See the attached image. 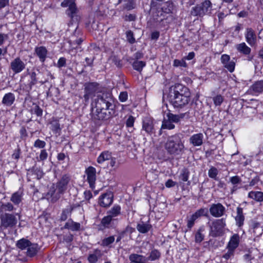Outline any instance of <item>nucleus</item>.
I'll return each mask as SVG.
<instances>
[{
	"label": "nucleus",
	"instance_id": "nucleus-46",
	"mask_svg": "<svg viewBox=\"0 0 263 263\" xmlns=\"http://www.w3.org/2000/svg\"><path fill=\"white\" fill-rule=\"evenodd\" d=\"M115 240L114 236H110L108 237L105 238L102 241V246L107 247L109 245L112 243Z\"/></svg>",
	"mask_w": 263,
	"mask_h": 263
},
{
	"label": "nucleus",
	"instance_id": "nucleus-54",
	"mask_svg": "<svg viewBox=\"0 0 263 263\" xmlns=\"http://www.w3.org/2000/svg\"><path fill=\"white\" fill-rule=\"evenodd\" d=\"M126 37L127 41L130 43L133 44L135 42V39L134 37L133 33L132 31L129 30L126 32Z\"/></svg>",
	"mask_w": 263,
	"mask_h": 263
},
{
	"label": "nucleus",
	"instance_id": "nucleus-2",
	"mask_svg": "<svg viewBox=\"0 0 263 263\" xmlns=\"http://www.w3.org/2000/svg\"><path fill=\"white\" fill-rule=\"evenodd\" d=\"M70 180V177L65 174L62 176L56 184H52L48 193V195L50 196L51 202H55L60 199L61 195L67 190Z\"/></svg>",
	"mask_w": 263,
	"mask_h": 263
},
{
	"label": "nucleus",
	"instance_id": "nucleus-33",
	"mask_svg": "<svg viewBox=\"0 0 263 263\" xmlns=\"http://www.w3.org/2000/svg\"><path fill=\"white\" fill-rule=\"evenodd\" d=\"M80 223L73 221H68L64 226L65 229L71 230L72 231H78L80 229Z\"/></svg>",
	"mask_w": 263,
	"mask_h": 263
},
{
	"label": "nucleus",
	"instance_id": "nucleus-35",
	"mask_svg": "<svg viewBox=\"0 0 263 263\" xmlns=\"http://www.w3.org/2000/svg\"><path fill=\"white\" fill-rule=\"evenodd\" d=\"M27 255L29 257H33L38 252V246L36 243L30 244L28 247Z\"/></svg>",
	"mask_w": 263,
	"mask_h": 263
},
{
	"label": "nucleus",
	"instance_id": "nucleus-55",
	"mask_svg": "<svg viewBox=\"0 0 263 263\" xmlns=\"http://www.w3.org/2000/svg\"><path fill=\"white\" fill-rule=\"evenodd\" d=\"M48 153L46 149H44L41 150L39 161H44L47 158Z\"/></svg>",
	"mask_w": 263,
	"mask_h": 263
},
{
	"label": "nucleus",
	"instance_id": "nucleus-13",
	"mask_svg": "<svg viewBox=\"0 0 263 263\" xmlns=\"http://www.w3.org/2000/svg\"><path fill=\"white\" fill-rule=\"evenodd\" d=\"M62 7H68V11H69L68 13V15L73 19L76 16L77 12V8L75 4V0H64L61 4Z\"/></svg>",
	"mask_w": 263,
	"mask_h": 263
},
{
	"label": "nucleus",
	"instance_id": "nucleus-57",
	"mask_svg": "<svg viewBox=\"0 0 263 263\" xmlns=\"http://www.w3.org/2000/svg\"><path fill=\"white\" fill-rule=\"evenodd\" d=\"M228 252L223 255V257L226 259H229L233 255L234 250L230 248H228Z\"/></svg>",
	"mask_w": 263,
	"mask_h": 263
},
{
	"label": "nucleus",
	"instance_id": "nucleus-50",
	"mask_svg": "<svg viewBox=\"0 0 263 263\" xmlns=\"http://www.w3.org/2000/svg\"><path fill=\"white\" fill-rule=\"evenodd\" d=\"M218 173V170L215 167H212L209 170L208 175L210 178L216 179Z\"/></svg>",
	"mask_w": 263,
	"mask_h": 263
},
{
	"label": "nucleus",
	"instance_id": "nucleus-48",
	"mask_svg": "<svg viewBox=\"0 0 263 263\" xmlns=\"http://www.w3.org/2000/svg\"><path fill=\"white\" fill-rule=\"evenodd\" d=\"M51 130L55 134L59 135L60 134L61 128L59 123L58 122H53L51 123Z\"/></svg>",
	"mask_w": 263,
	"mask_h": 263
},
{
	"label": "nucleus",
	"instance_id": "nucleus-4",
	"mask_svg": "<svg viewBox=\"0 0 263 263\" xmlns=\"http://www.w3.org/2000/svg\"><path fill=\"white\" fill-rule=\"evenodd\" d=\"M112 100L109 94H102L97 97L91 103V108L98 109H111L112 111Z\"/></svg>",
	"mask_w": 263,
	"mask_h": 263
},
{
	"label": "nucleus",
	"instance_id": "nucleus-61",
	"mask_svg": "<svg viewBox=\"0 0 263 263\" xmlns=\"http://www.w3.org/2000/svg\"><path fill=\"white\" fill-rule=\"evenodd\" d=\"M20 154L21 149L20 148H17L14 150L13 154L12 155V158L15 160H18L20 158Z\"/></svg>",
	"mask_w": 263,
	"mask_h": 263
},
{
	"label": "nucleus",
	"instance_id": "nucleus-5",
	"mask_svg": "<svg viewBox=\"0 0 263 263\" xmlns=\"http://www.w3.org/2000/svg\"><path fill=\"white\" fill-rule=\"evenodd\" d=\"M210 227V235L212 237H218L222 235L224 233L226 226V219L221 218L214 220L209 223Z\"/></svg>",
	"mask_w": 263,
	"mask_h": 263
},
{
	"label": "nucleus",
	"instance_id": "nucleus-26",
	"mask_svg": "<svg viewBox=\"0 0 263 263\" xmlns=\"http://www.w3.org/2000/svg\"><path fill=\"white\" fill-rule=\"evenodd\" d=\"M137 230L141 233H146L148 232L152 228L151 224L148 222L140 221L137 225Z\"/></svg>",
	"mask_w": 263,
	"mask_h": 263
},
{
	"label": "nucleus",
	"instance_id": "nucleus-44",
	"mask_svg": "<svg viewBox=\"0 0 263 263\" xmlns=\"http://www.w3.org/2000/svg\"><path fill=\"white\" fill-rule=\"evenodd\" d=\"M190 175V172L186 168H183L179 176V179L183 182H186L188 180Z\"/></svg>",
	"mask_w": 263,
	"mask_h": 263
},
{
	"label": "nucleus",
	"instance_id": "nucleus-51",
	"mask_svg": "<svg viewBox=\"0 0 263 263\" xmlns=\"http://www.w3.org/2000/svg\"><path fill=\"white\" fill-rule=\"evenodd\" d=\"M46 142L44 141L37 139L34 143L33 146L37 148H44L46 146Z\"/></svg>",
	"mask_w": 263,
	"mask_h": 263
},
{
	"label": "nucleus",
	"instance_id": "nucleus-20",
	"mask_svg": "<svg viewBox=\"0 0 263 263\" xmlns=\"http://www.w3.org/2000/svg\"><path fill=\"white\" fill-rule=\"evenodd\" d=\"M203 135L202 133L196 134L190 138V142L194 146H200L203 143Z\"/></svg>",
	"mask_w": 263,
	"mask_h": 263
},
{
	"label": "nucleus",
	"instance_id": "nucleus-10",
	"mask_svg": "<svg viewBox=\"0 0 263 263\" xmlns=\"http://www.w3.org/2000/svg\"><path fill=\"white\" fill-rule=\"evenodd\" d=\"M92 117L95 119L104 120L109 119L111 116V109H98V108H91Z\"/></svg>",
	"mask_w": 263,
	"mask_h": 263
},
{
	"label": "nucleus",
	"instance_id": "nucleus-23",
	"mask_svg": "<svg viewBox=\"0 0 263 263\" xmlns=\"http://www.w3.org/2000/svg\"><path fill=\"white\" fill-rule=\"evenodd\" d=\"M250 90L255 95L263 92V80L255 82L251 86Z\"/></svg>",
	"mask_w": 263,
	"mask_h": 263
},
{
	"label": "nucleus",
	"instance_id": "nucleus-29",
	"mask_svg": "<svg viewBox=\"0 0 263 263\" xmlns=\"http://www.w3.org/2000/svg\"><path fill=\"white\" fill-rule=\"evenodd\" d=\"M248 197L257 202L263 201V192L260 191H251L248 194Z\"/></svg>",
	"mask_w": 263,
	"mask_h": 263
},
{
	"label": "nucleus",
	"instance_id": "nucleus-56",
	"mask_svg": "<svg viewBox=\"0 0 263 263\" xmlns=\"http://www.w3.org/2000/svg\"><path fill=\"white\" fill-rule=\"evenodd\" d=\"M66 65V59L65 58L62 57L60 58L57 63V67L59 68H61L62 67H64Z\"/></svg>",
	"mask_w": 263,
	"mask_h": 263
},
{
	"label": "nucleus",
	"instance_id": "nucleus-59",
	"mask_svg": "<svg viewBox=\"0 0 263 263\" xmlns=\"http://www.w3.org/2000/svg\"><path fill=\"white\" fill-rule=\"evenodd\" d=\"M134 122L135 118L133 116H130L126 121V125L127 127H133Z\"/></svg>",
	"mask_w": 263,
	"mask_h": 263
},
{
	"label": "nucleus",
	"instance_id": "nucleus-1",
	"mask_svg": "<svg viewBox=\"0 0 263 263\" xmlns=\"http://www.w3.org/2000/svg\"><path fill=\"white\" fill-rule=\"evenodd\" d=\"M189 89L181 85H177L170 91L168 99L170 103L175 108H182L187 105L191 99Z\"/></svg>",
	"mask_w": 263,
	"mask_h": 263
},
{
	"label": "nucleus",
	"instance_id": "nucleus-36",
	"mask_svg": "<svg viewBox=\"0 0 263 263\" xmlns=\"http://www.w3.org/2000/svg\"><path fill=\"white\" fill-rule=\"evenodd\" d=\"M199 5L203 11L204 15L210 13L212 10V4L210 1L205 0Z\"/></svg>",
	"mask_w": 263,
	"mask_h": 263
},
{
	"label": "nucleus",
	"instance_id": "nucleus-8",
	"mask_svg": "<svg viewBox=\"0 0 263 263\" xmlns=\"http://www.w3.org/2000/svg\"><path fill=\"white\" fill-rule=\"evenodd\" d=\"M209 211L206 208H201L196 211L190 217L187 218V227L191 229L194 225L195 221L201 216H208Z\"/></svg>",
	"mask_w": 263,
	"mask_h": 263
},
{
	"label": "nucleus",
	"instance_id": "nucleus-25",
	"mask_svg": "<svg viewBox=\"0 0 263 263\" xmlns=\"http://www.w3.org/2000/svg\"><path fill=\"white\" fill-rule=\"evenodd\" d=\"M247 42L251 45L255 44L256 41V35L252 28H247L245 34Z\"/></svg>",
	"mask_w": 263,
	"mask_h": 263
},
{
	"label": "nucleus",
	"instance_id": "nucleus-16",
	"mask_svg": "<svg viewBox=\"0 0 263 263\" xmlns=\"http://www.w3.org/2000/svg\"><path fill=\"white\" fill-rule=\"evenodd\" d=\"M85 173L87 176V180L91 189L95 188V182L96 180V170L92 166L88 167L85 170Z\"/></svg>",
	"mask_w": 263,
	"mask_h": 263
},
{
	"label": "nucleus",
	"instance_id": "nucleus-39",
	"mask_svg": "<svg viewBox=\"0 0 263 263\" xmlns=\"http://www.w3.org/2000/svg\"><path fill=\"white\" fill-rule=\"evenodd\" d=\"M204 231V227H201L196 233L195 236V241L196 243H200L204 239V235L203 234Z\"/></svg>",
	"mask_w": 263,
	"mask_h": 263
},
{
	"label": "nucleus",
	"instance_id": "nucleus-22",
	"mask_svg": "<svg viewBox=\"0 0 263 263\" xmlns=\"http://www.w3.org/2000/svg\"><path fill=\"white\" fill-rule=\"evenodd\" d=\"M14 101V95L13 93L8 92L4 95L2 99V103L5 106H10L13 104Z\"/></svg>",
	"mask_w": 263,
	"mask_h": 263
},
{
	"label": "nucleus",
	"instance_id": "nucleus-43",
	"mask_svg": "<svg viewBox=\"0 0 263 263\" xmlns=\"http://www.w3.org/2000/svg\"><path fill=\"white\" fill-rule=\"evenodd\" d=\"M145 65L146 63L144 61L136 60L133 63V67L135 70L140 72Z\"/></svg>",
	"mask_w": 263,
	"mask_h": 263
},
{
	"label": "nucleus",
	"instance_id": "nucleus-45",
	"mask_svg": "<svg viewBox=\"0 0 263 263\" xmlns=\"http://www.w3.org/2000/svg\"><path fill=\"white\" fill-rule=\"evenodd\" d=\"M175 128V125L170 120H164L162 121L161 129H173Z\"/></svg>",
	"mask_w": 263,
	"mask_h": 263
},
{
	"label": "nucleus",
	"instance_id": "nucleus-49",
	"mask_svg": "<svg viewBox=\"0 0 263 263\" xmlns=\"http://www.w3.org/2000/svg\"><path fill=\"white\" fill-rule=\"evenodd\" d=\"M213 100L216 106H220L223 101V97L221 95H217L213 97Z\"/></svg>",
	"mask_w": 263,
	"mask_h": 263
},
{
	"label": "nucleus",
	"instance_id": "nucleus-6",
	"mask_svg": "<svg viewBox=\"0 0 263 263\" xmlns=\"http://www.w3.org/2000/svg\"><path fill=\"white\" fill-rule=\"evenodd\" d=\"M17 216L20 217V215L17 213L15 214L9 213L1 214V227L4 229L14 227L17 223Z\"/></svg>",
	"mask_w": 263,
	"mask_h": 263
},
{
	"label": "nucleus",
	"instance_id": "nucleus-19",
	"mask_svg": "<svg viewBox=\"0 0 263 263\" xmlns=\"http://www.w3.org/2000/svg\"><path fill=\"white\" fill-rule=\"evenodd\" d=\"M116 219H112L107 215L104 216L101 220L100 224L101 229H109L114 226V222Z\"/></svg>",
	"mask_w": 263,
	"mask_h": 263
},
{
	"label": "nucleus",
	"instance_id": "nucleus-30",
	"mask_svg": "<svg viewBox=\"0 0 263 263\" xmlns=\"http://www.w3.org/2000/svg\"><path fill=\"white\" fill-rule=\"evenodd\" d=\"M239 241V235L238 234L233 235L228 243L227 248H230L235 250V249L238 246Z\"/></svg>",
	"mask_w": 263,
	"mask_h": 263
},
{
	"label": "nucleus",
	"instance_id": "nucleus-7",
	"mask_svg": "<svg viewBox=\"0 0 263 263\" xmlns=\"http://www.w3.org/2000/svg\"><path fill=\"white\" fill-rule=\"evenodd\" d=\"M84 95L83 96L84 104L87 105L89 100L99 91V84L96 82L85 83L84 85Z\"/></svg>",
	"mask_w": 263,
	"mask_h": 263
},
{
	"label": "nucleus",
	"instance_id": "nucleus-31",
	"mask_svg": "<svg viewBox=\"0 0 263 263\" xmlns=\"http://www.w3.org/2000/svg\"><path fill=\"white\" fill-rule=\"evenodd\" d=\"M244 220L245 217L243 215L242 209L240 207H238L237 208V216L235 217L236 224L238 227H241L243 224Z\"/></svg>",
	"mask_w": 263,
	"mask_h": 263
},
{
	"label": "nucleus",
	"instance_id": "nucleus-64",
	"mask_svg": "<svg viewBox=\"0 0 263 263\" xmlns=\"http://www.w3.org/2000/svg\"><path fill=\"white\" fill-rule=\"evenodd\" d=\"M176 184V182L173 181L172 179H168L166 182H165V186L167 187H171L175 186Z\"/></svg>",
	"mask_w": 263,
	"mask_h": 263
},
{
	"label": "nucleus",
	"instance_id": "nucleus-28",
	"mask_svg": "<svg viewBox=\"0 0 263 263\" xmlns=\"http://www.w3.org/2000/svg\"><path fill=\"white\" fill-rule=\"evenodd\" d=\"M23 194V193L21 191H17L13 193L11 196L10 201L14 205H18L22 201Z\"/></svg>",
	"mask_w": 263,
	"mask_h": 263
},
{
	"label": "nucleus",
	"instance_id": "nucleus-34",
	"mask_svg": "<svg viewBox=\"0 0 263 263\" xmlns=\"http://www.w3.org/2000/svg\"><path fill=\"white\" fill-rule=\"evenodd\" d=\"M15 210L14 205L10 202L2 203L0 205V213H6V212H12Z\"/></svg>",
	"mask_w": 263,
	"mask_h": 263
},
{
	"label": "nucleus",
	"instance_id": "nucleus-42",
	"mask_svg": "<svg viewBox=\"0 0 263 263\" xmlns=\"http://www.w3.org/2000/svg\"><path fill=\"white\" fill-rule=\"evenodd\" d=\"M30 242L25 238L19 240L16 243V246L21 250H24L28 248Z\"/></svg>",
	"mask_w": 263,
	"mask_h": 263
},
{
	"label": "nucleus",
	"instance_id": "nucleus-27",
	"mask_svg": "<svg viewBox=\"0 0 263 263\" xmlns=\"http://www.w3.org/2000/svg\"><path fill=\"white\" fill-rule=\"evenodd\" d=\"M121 206L119 205L116 204L114 205L110 210L107 212V214L112 219H115V217L121 214Z\"/></svg>",
	"mask_w": 263,
	"mask_h": 263
},
{
	"label": "nucleus",
	"instance_id": "nucleus-9",
	"mask_svg": "<svg viewBox=\"0 0 263 263\" xmlns=\"http://www.w3.org/2000/svg\"><path fill=\"white\" fill-rule=\"evenodd\" d=\"M209 211L206 208H201L196 211L190 217L187 218V227L191 229L194 225L195 221L201 216H208Z\"/></svg>",
	"mask_w": 263,
	"mask_h": 263
},
{
	"label": "nucleus",
	"instance_id": "nucleus-62",
	"mask_svg": "<svg viewBox=\"0 0 263 263\" xmlns=\"http://www.w3.org/2000/svg\"><path fill=\"white\" fill-rule=\"evenodd\" d=\"M98 260L93 253L90 254L88 257V260L90 263H96Z\"/></svg>",
	"mask_w": 263,
	"mask_h": 263
},
{
	"label": "nucleus",
	"instance_id": "nucleus-15",
	"mask_svg": "<svg viewBox=\"0 0 263 263\" xmlns=\"http://www.w3.org/2000/svg\"><path fill=\"white\" fill-rule=\"evenodd\" d=\"M26 64L20 58H16L10 63V68L15 73H18L25 69Z\"/></svg>",
	"mask_w": 263,
	"mask_h": 263
},
{
	"label": "nucleus",
	"instance_id": "nucleus-53",
	"mask_svg": "<svg viewBox=\"0 0 263 263\" xmlns=\"http://www.w3.org/2000/svg\"><path fill=\"white\" fill-rule=\"evenodd\" d=\"M72 210V208H70V209H65L63 211L62 214H61V220L62 221H65L67 219V218H68V215L69 214V213H70V212Z\"/></svg>",
	"mask_w": 263,
	"mask_h": 263
},
{
	"label": "nucleus",
	"instance_id": "nucleus-21",
	"mask_svg": "<svg viewBox=\"0 0 263 263\" xmlns=\"http://www.w3.org/2000/svg\"><path fill=\"white\" fill-rule=\"evenodd\" d=\"M35 53L38 57L40 61L42 62H44L47 55V50L44 46L36 47L34 49Z\"/></svg>",
	"mask_w": 263,
	"mask_h": 263
},
{
	"label": "nucleus",
	"instance_id": "nucleus-17",
	"mask_svg": "<svg viewBox=\"0 0 263 263\" xmlns=\"http://www.w3.org/2000/svg\"><path fill=\"white\" fill-rule=\"evenodd\" d=\"M220 60L223 66L227 68L230 72L234 71L235 66V63L233 61H230V57L227 54H222Z\"/></svg>",
	"mask_w": 263,
	"mask_h": 263
},
{
	"label": "nucleus",
	"instance_id": "nucleus-38",
	"mask_svg": "<svg viewBox=\"0 0 263 263\" xmlns=\"http://www.w3.org/2000/svg\"><path fill=\"white\" fill-rule=\"evenodd\" d=\"M237 50L244 54H249L251 52V49L246 45L245 43H242L236 45Z\"/></svg>",
	"mask_w": 263,
	"mask_h": 263
},
{
	"label": "nucleus",
	"instance_id": "nucleus-11",
	"mask_svg": "<svg viewBox=\"0 0 263 263\" xmlns=\"http://www.w3.org/2000/svg\"><path fill=\"white\" fill-rule=\"evenodd\" d=\"M114 195L111 191L102 194L99 198V204L104 208L109 207L112 203Z\"/></svg>",
	"mask_w": 263,
	"mask_h": 263
},
{
	"label": "nucleus",
	"instance_id": "nucleus-58",
	"mask_svg": "<svg viewBox=\"0 0 263 263\" xmlns=\"http://www.w3.org/2000/svg\"><path fill=\"white\" fill-rule=\"evenodd\" d=\"M127 92L126 91H122L120 93L119 98L121 102H125L127 100Z\"/></svg>",
	"mask_w": 263,
	"mask_h": 263
},
{
	"label": "nucleus",
	"instance_id": "nucleus-18",
	"mask_svg": "<svg viewBox=\"0 0 263 263\" xmlns=\"http://www.w3.org/2000/svg\"><path fill=\"white\" fill-rule=\"evenodd\" d=\"M43 171L40 168L35 167L28 170L27 172L28 177L32 179L39 180L43 177Z\"/></svg>",
	"mask_w": 263,
	"mask_h": 263
},
{
	"label": "nucleus",
	"instance_id": "nucleus-14",
	"mask_svg": "<svg viewBox=\"0 0 263 263\" xmlns=\"http://www.w3.org/2000/svg\"><path fill=\"white\" fill-rule=\"evenodd\" d=\"M142 130L149 135L155 133L154 120L151 117H146L143 119Z\"/></svg>",
	"mask_w": 263,
	"mask_h": 263
},
{
	"label": "nucleus",
	"instance_id": "nucleus-52",
	"mask_svg": "<svg viewBox=\"0 0 263 263\" xmlns=\"http://www.w3.org/2000/svg\"><path fill=\"white\" fill-rule=\"evenodd\" d=\"M230 181L234 185H237L241 182V179L238 176H235L230 178Z\"/></svg>",
	"mask_w": 263,
	"mask_h": 263
},
{
	"label": "nucleus",
	"instance_id": "nucleus-41",
	"mask_svg": "<svg viewBox=\"0 0 263 263\" xmlns=\"http://www.w3.org/2000/svg\"><path fill=\"white\" fill-rule=\"evenodd\" d=\"M191 15L193 16H203L204 14L203 13V11L200 6V5H197L196 6L192 8L191 11Z\"/></svg>",
	"mask_w": 263,
	"mask_h": 263
},
{
	"label": "nucleus",
	"instance_id": "nucleus-3",
	"mask_svg": "<svg viewBox=\"0 0 263 263\" xmlns=\"http://www.w3.org/2000/svg\"><path fill=\"white\" fill-rule=\"evenodd\" d=\"M184 147L183 142L177 135L168 137L165 144V148L170 154H179Z\"/></svg>",
	"mask_w": 263,
	"mask_h": 263
},
{
	"label": "nucleus",
	"instance_id": "nucleus-12",
	"mask_svg": "<svg viewBox=\"0 0 263 263\" xmlns=\"http://www.w3.org/2000/svg\"><path fill=\"white\" fill-rule=\"evenodd\" d=\"M209 212L213 217L218 218L224 214L226 208L220 203H213L210 205Z\"/></svg>",
	"mask_w": 263,
	"mask_h": 263
},
{
	"label": "nucleus",
	"instance_id": "nucleus-40",
	"mask_svg": "<svg viewBox=\"0 0 263 263\" xmlns=\"http://www.w3.org/2000/svg\"><path fill=\"white\" fill-rule=\"evenodd\" d=\"M191 15L193 16H203L204 14L203 13V11L200 6V5H197L196 6L192 8L191 11Z\"/></svg>",
	"mask_w": 263,
	"mask_h": 263
},
{
	"label": "nucleus",
	"instance_id": "nucleus-63",
	"mask_svg": "<svg viewBox=\"0 0 263 263\" xmlns=\"http://www.w3.org/2000/svg\"><path fill=\"white\" fill-rule=\"evenodd\" d=\"M20 133L21 135V138L22 139L25 138L27 137L28 136L27 130H26L25 127L24 126L21 127V128L20 130Z\"/></svg>",
	"mask_w": 263,
	"mask_h": 263
},
{
	"label": "nucleus",
	"instance_id": "nucleus-32",
	"mask_svg": "<svg viewBox=\"0 0 263 263\" xmlns=\"http://www.w3.org/2000/svg\"><path fill=\"white\" fill-rule=\"evenodd\" d=\"M251 231V233H253L254 236L258 237L262 234L263 230L259 223L254 222L252 224Z\"/></svg>",
	"mask_w": 263,
	"mask_h": 263
},
{
	"label": "nucleus",
	"instance_id": "nucleus-37",
	"mask_svg": "<svg viewBox=\"0 0 263 263\" xmlns=\"http://www.w3.org/2000/svg\"><path fill=\"white\" fill-rule=\"evenodd\" d=\"M111 153L108 151L102 152L97 158V162L101 164L105 161L108 160L111 158Z\"/></svg>",
	"mask_w": 263,
	"mask_h": 263
},
{
	"label": "nucleus",
	"instance_id": "nucleus-24",
	"mask_svg": "<svg viewBox=\"0 0 263 263\" xmlns=\"http://www.w3.org/2000/svg\"><path fill=\"white\" fill-rule=\"evenodd\" d=\"M185 116H188L187 112L182 113L178 115H175L171 112H168L166 114V117L168 120L172 122L178 123L181 119L184 118Z\"/></svg>",
	"mask_w": 263,
	"mask_h": 263
},
{
	"label": "nucleus",
	"instance_id": "nucleus-47",
	"mask_svg": "<svg viewBox=\"0 0 263 263\" xmlns=\"http://www.w3.org/2000/svg\"><path fill=\"white\" fill-rule=\"evenodd\" d=\"M173 66L175 67H186L187 64L185 60L183 58L181 60L175 59L173 61Z\"/></svg>",
	"mask_w": 263,
	"mask_h": 263
},
{
	"label": "nucleus",
	"instance_id": "nucleus-60",
	"mask_svg": "<svg viewBox=\"0 0 263 263\" xmlns=\"http://www.w3.org/2000/svg\"><path fill=\"white\" fill-rule=\"evenodd\" d=\"M8 38L9 36L7 34L0 33V46H2Z\"/></svg>",
	"mask_w": 263,
	"mask_h": 263
}]
</instances>
